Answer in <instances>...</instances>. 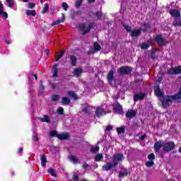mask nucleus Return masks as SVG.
Here are the masks:
<instances>
[{
    "instance_id": "nucleus-1",
    "label": "nucleus",
    "mask_w": 181,
    "mask_h": 181,
    "mask_svg": "<svg viewBox=\"0 0 181 181\" xmlns=\"http://www.w3.org/2000/svg\"><path fill=\"white\" fill-rule=\"evenodd\" d=\"M124 159H125L124 154L116 153L113 156L112 163H106V165H103L102 169L103 170L109 172V170H111V169L116 168V166H118V162H122Z\"/></svg>"
},
{
    "instance_id": "nucleus-2",
    "label": "nucleus",
    "mask_w": 181,
    "mask_h": 181,
    "mask_svg": "<svg viewBox=\"0 0 181 181\" xmlns=\"http://www.w3.org/2000/svg\"><path fill=\"white\" fill-rule=\"evenodd\" d=\"M179 98L180 95L177 94L173 95H164L160 98V101L163 108H168V107L172 105L173 101H176V100H179Z\"/></svg>"
},
{
    "instance_id": "nucleus-3",
    "label": "nucleus",
    "mask_w": 181,
    "mask_h": 181,
    "mask_svg": "<svg viewBox=\"0 0 181 181\" xmlns=\"http://www.w3.org/2000/svg\"><path fill=\"white\" fill-rule=\"evenodd\" d=\"M94 28H95V23H90L88 25L87 27V23H81L78 24V29H79V30L82 31V35L83 36H85V35H87V33H90V30H91V29H94Z\"/></svg>"
},
{
    "instance_id": "nucleus-4",
    "label": "nucleus",
    "mask_w": 181,
    "mask_h": 181,
    "mask_svg": "<svg viewBox=\"0 0 181 181\" xmlns=\"http://www.w3.org/2000/svg\"><path fill=\"white\" fill-rule=\"evenodd\" d=\"M117 73L120 76H128L132 73V67L128 66H121L118 69Z\"/></svg>"
},
{
    "instance_id": "nucleus-5",
    "label": "nucleus",
    "mask_w": 181,
    "mask_h": 181,
    "mask_svg": "<svg viewBox=\"0 0 181 181\" xmlns=\"http://www.w3.org/2000/svg\"><path fill=\"white\" fill-rule=\"evenodd\" d=\"M176 148V144L173 141H168L163 144V151L164 152H171Z\"/></svg>"
},
{
    "instance_id": "nucleus-6",
    "label": "nucleus",
    "mask_w": 181,
    "mask_h": 181,
    "mask_svg": "<svg viewBox=\"0 0 181 181\" xmlns=\"http://www.w3.org/2000/svg\"><path fill=\"white\" fill-rule=\"evenodd\" d=\"M155 40H156L157 45H158V46H165L166 45V43L165 42V40L163 39V37H162V35H156Z\"/></svg>"
},
{
    "instance_id": "nucleus-7",
    "label": "nucleus",
    "mask_w": 181,
    "mask_h": 181,
    "mask_svg": "<svg viewBox=\"0 0 181 181\" xmlns=\"http://www.w3.org/2000/svg\"><path fill=\"white\" fill-rule=\"evenodd\" d=\"M105 114H107V112H105V110L101 107H98L95 112V115L98 118L103 117V115H105Z\"/></svg>"
},
{
    "instance_id": "nucleus-8",
    "label": "nucleus",
    "mask_w": 181,
    "mask_h": 181,
    "mask_svg": "<svg viewBox=\"0 0 181 181\" xmlns=\"http://www.w3.org/2000/svg\"><path fill=\"white\" fill-rule=\"evenodd\" d=\"M113 110L115 112H116L117 114H119V115H121L122 114H124V110H122V106L119 103H117L115 105H114Z\"/></svg>"
},
{
    "instance_id": "nucleus-9",
    "label": "nucleus",
    "mask_w": 181,
    "mask_h": 181,
    "mask_svg": "<svg viewBox=\"0 0 181 181\" xmlns=\"http://www.w3.org/2000/svg\"><path fill=\"white\" fill-rule=\"evenodd\" d=\"M169 13L173 18H175V19H176V18H180L181 16L180 11L176 9H170Z\"/></svg>"
},
{
    "instance_id": "nucleus-10",
    "label": "nucleus",
    "mask_w": 181,
    "mask_h": 181,
    "mask_svg": "<svg viewBox=\"0 0 181 181\" xmlns=\"http://www.w3.org/2000/svg\"><path fill=\"white\" fill-rule=\"evenodd\" d=\"M59 64H54L52 66V77L54 78H57V77H59Z\"/></svg>"
},
{
    "instance_id": "nucleus-11",
    "label": "nucleus",
    "mask_w": 181,
    "mask_h": 181,
    "mask_svg": "<svg viewBox=\"0 0 181 181\" xmlns=\"http://www.w3.org/2000/svg\"><path fill=\"white\" fill-rule=\"evenodd\" d=\"M145 97H146L145 93H136L134 95V101H142Z\"/></svg>"
},
{
    "instance_id": "nucleus-12",
    "label": "nucleus",
    "mask_w": 181,
    "mask_h": 181,
    "mask_svg": "<svg viewBox=\"0 0 181 181\" xmlns=\"http://www.w3.org/2000/svg\"><path fill=\"white\" fill-rule=\"evenodd\" d=\"M154 94H156V97H160V98L165 95L162 90H160V87H159V86H157L154 89Z\"/></svg>"
},
{
    "instance_id": "nucleus-13",
    "label": "nucleus",
    "mask_w": 181,
    "mask_h": 181,
    "mask_svg": "<svg viewBox=\"0 0 181 181\" xmlns=\"http://www.w3.org/2000/svg\"><path fill=\"white\" fill-rule=\"evenodd\" d=\"M57 138L60 141H66V139H69V138H70V136L69 135V133H62L58 134Z\"/></svg>"
},
{
    "instance_id": "nucleus-14",
    "label": "nucleus",
    "mask_w": 181,
    "mask_h": 181,
    "mask_svg": "<svg viewBox=\"0 0 181 181\" xmlns=\"http://www.w3.org/2000/svg\"><path fill=\"white\" fill-rule=\"evenodd\" d=\"M69 60L72 67H76V66H77V57L75 55H70Z\"/></svg>"
},
{
    "instance_id": "nucleus-15",
    "label": "nucleus",
    "mask_w": 181,
    "mask_h": 181,
    "mask_svg": "<svg viewBox=\"0 0 181 181\" xmlns=\"http://www.w3.org/2000/svg\"><path fill=\"white\" fill-rule=\"evenodd\" d=\"M82 73H83V69H81V67L76 68L74 70V74L76 77H81Z\"/></svg>"
},
{
    "instance_id": "nucleus-16",
    "label": "nucleus",
    "mask_w": 181,
    "mask_h": 181,
    "mask_svg": "<svg viewBox=\"0 0 181 181\" xmlns=\"http://www.w3.org/2000/svg\"><path fill=\"white\" fill-rule=\"evenodd\" d=\"M163 146V144L160 143V141H157L154 144V151L155 152H159L160 151V148Z\"/></svg>"
},
{
    "instance_id": "nucleus-17",
    "label": "nucleus",
    "mask_w": 181,
    "mask_h": 181,
    "mask_svg": "<svg viewBox=\"0 0 181 181\" xmlns=\"http://www.w3.org/2000/svg\"><path fill=\"white\" fill-rule=\"evenodd\" d=\"M141 33V30H134L131 32L132 37H138Z\"/></svg>"
},
{
    "instance_id": "nucleus-18",
    "label": "nucleus",
    "mask_w": 181,
    "mask_h": 181,
    "mask_svg": "<svg viewBox=\"0 0 181 181\" xmlns=\"http://www.w3.org/2000/svg\"><path fill=\"white\" fill-rule=\"evenodd\" d=\"M136 115V112L135 110H130L126 112L127 118H134Z\"/></svg>"
},
{
    "instance_id": "nucleus-19",
    "label": "nucleus",
    "mask_w": 181,
    "mask_h": 181,
    "mask_svg": "<svg viewBox=\"0 0 181 181\" xmlns=\"http://www.w3.org/2000/svg\"><path fill=\"white\" fill-rule=\"evenodd\" d=\"M107 80L109 83H112L114 80V71L111 69L107 74Z\"/></svg>"
},
{
    "instance_id": "nucleus-20",
    "label": "nucleus",
    "mask_w": 181,
    "mask_h": 181,
    "mask_svg": "<svg viewBox=\"0 0 181 181\" xmlns=\"http://www.w3.org/2000/svg\"><path fill=\"white\" fill-rule=\"evenodd\" d=\"M173 25L176 28L177 26H181V19L180 17H177L174 19L173 22Z\"/></svg>"
},
{
    "instance_id": "nucleus-21",
    "label": "nucleus",
    "mask_w": 181,
    "mask_h": 181,
    "mask_svg": "<svg viewBox=\"0 0 181 181\" xmlns=\"http://www.w3.org/2000/svg\"><path fill=\"white\" fill-rule=\"evenodd\" d=\"M46 162H47V158L46 155L43 154L41 157V165L42 167L46 168Z\"/></svg>"
},
{
    "instance_id": "nucleus-22",
    "label": "nucleus",
    "mask_w": 181,
    "mask_h": 181,
    "mask_svg": "<svg viewBox=\"0 0 181 181\" xmlns=\"http://www.w3.org/2000/svg\"><path fill=\"white\" fill-rule=\"evenodd\" d=\"M25 15L27 16H36V11L35 10H26Z\"/></svg>"
},
{
    "instance_id": "nucleus-23",
    "label": "nucleus",
    "mask_w": 181,
    "mask_h": 181,
    "mask_svg": "<svg viewBox=\"0 0 181 181\" xmlns=\"http://www.w3.org/2000/svg\"><path fill=\"white\" fill-rule=\"evenodd\" d=\"M38 119L41 121V122H50V119L48 115H44V117H39Z\"/></svg>"
},
{
    "instance_id": "nucleus-24",
    "label": "nucleus",
    "mask_w": 181,
    "mask_h": 181,
    "mask_svg": "<svg viewBox=\"0 0 181 181\" xmlns=\"http://www.w3.org/2000/svg\"><path fill=\"white\" fill-rule=\"evenodd\" d=\"M93 49L95 52H100V50H101V45H100L98 42H93Z\"/></svg>"
},
{
    "instance_id": "nucleus-25",
    "label": "nucleus",
    "mask_w": 181,
    "mask_h": 181,
    "mask_svg": "<svg viewBox=\"0 0 181 181\" xmlns=\"http://www.w3.org/2000/svg\"><path fill=\"white\" fill-rule=\"evenodd\" d=\"M69 158L73 163H78L79 162L78 158H77L74 155L69 156Z\"/></svg>"
},
{
    "instance_id": "nucleus-26",
    "label": "nucleus",
    "mask_w": 181,
    "mask_h": 181,
    "mask_svg": "<svg viewBox=\"0 0 181 181\" xmlns=\"http://www.w3.org/2000/svg\"><path fill=\"white\" fill-rule=\"evenodd\" d=\"M104 159V156L101 153H98L95 157V162H101Z\"/></svg>"
},
{
    "instance_id": "nucleus-27",
    "label": "nucleus",
    "mask_w": 181,
    "mask_h": 181,
    "mask_svg": "<svg viewBox=\"0 0 181 181\" xmlns=\"http://www.w3.org/2000/svg\"><path fill=\"white\" fill-rule=\"evenodd\" d=\"M60 23H64V17H63L60 20H57V21H54L52 24L51 26H56V25H60Z\"/></svg>"
},
{
    "instance_id": "nucleus-28",
    "label": "nucleus",
    "mask_w": 181,
    "mask_h": 181,
    "mask_svg": "<svg viewBox=\"0 0 181 181\" xmlns=\"http://www.w3.org/2000/svg\"><path fill=\"white\" fill-rule=\"evenodd\" d=\"M99 151H100L99 146H93L90 149V152H91V153H97V152H99Z\"/></svg>"
},
{
    "instance_id": "nucleus-29",
    "label": "nucleus",
    "mask_w": 181,
    "mask_h": 181,
    "mask_svg": "<svg viewBox=\"0 0 181 181\" xmlns=\"http://www.w3.org/2000/svg\"><path fill=\"white\" fill-rule=\"evenodd\" d=\"M117 132L119 134H124L125 132V126H122L117 128Z\"/></svg>"
},
{
    "instance_id": "nucleus-30",
    "label": "nucleus",
    "mask_w": 181,
    "mask_h": 181,
    "mask_svg": "<svg viewBox=\"0 0 181 181\" xmlns=\"http://www.w3.org/2000/svg\"><path fill=\"white\" fill-rule=\"evenodd\" d=\"M62 104L69 105V104H70V99H69V98H67V97H63L62 98Z\"/></svg>"
},
{
    "instance_id": "nucleus-31",
    "label": "nucleus",
    "mask_w": 181,
    "mask_h": 181,
    "mask_svg": "<svg viewBox=\"0 0 181 181\" xmlns=\"http://www.w3.org/2000/svg\"><path fill=\"white\" fill-rule=\"evenodd\" d=\"M2 16L3 19H8V13L4 11V8L0 10V16Z\"/></svg>"
},
{
    "instance_id": "nucleus-32",
    "label": "nucleus",
    "mask_w": 181,
    "mask_h": 181,
    "mask_svg": "<svg viewBox=\"0 0 181 181\" xmlns=\"http://www.w3.org/2000/svg\"><path fill=\"white\" fill-rule=\"evenodd\" d=\"M48 173H50L51 176H52V177H57V175H56V172H54V169H53V168H50L48 170Z\"/></svg>"
},
{
    "instance_id": "nucleus-33",
    "label": "nucleus",
    "mask_w": 181,
    "mask_h": 181,
    "mask_svg": "<svg viewBox=\"0 0 181 181\" xmlns=\"http://www.w3.org/2000/svg\"><path fill=\"white\" fill-rule=\"evenodd\" d=\"M49 11V4H45L44 7L42 8V10L41 11L42 13H47V12Z\"/></svg>"
},
{
    "instance_id": "nucleus-34",
    "label": "nucleus",
    "mask_w": 181,
    "mask_h": 181,
    "mask_svg": "<svg viewBox=\"0 0 181 181\" xmlns=\"http://www.w3.org/2000/svg\"><path fill=\"white\" fill-rule=\"evenodd\" d=\"M6 2H7L8 8H13L15 6V1L13 0H6Z\"/></svg>"
},
{
    "instance_id": "nucleus-35",
    "label": "nucleus",
    "mask_w": 181,
    "mask_h": 181,
    "mask_svg": "<svg viewBox=\"0 0 181 181\" xmlns=\"http://www.w3.org/2000/svg\"><path fill=\"white\" fill-rule=\"evenodd\" d=\"M69 95H70V97H72V98H74V100L78 99V98L77 97V95L73 90H71L69 92Z\"/></svg>"
},
{
    "instance_id": "nucleus-36",
    "label": "nucleus",
    "mask_w": 181,
    "mask_h": 181,
    "mask_svg": "<svg viewBox=\"0 0 181 181\" xmlns=\"http://www.w3.org/2000/svg\"><path fill=\"white\" fill-rule=\"evenodd\" d=\"M155 165V162L153 160H149L146 163V166L147 168H152Z\"/></svg>"
},
{
    "instance_id": "nucleus-37",
    "label": "nucleus",
    "mask_w": 181,
    "mask_h": 181,
    "mask_svg": "<svg viewBox=\"0 0 181 181\" xmlns=\"http://www.w3.org/2000/svg\"><path fill=\"white\" fill-rule=\"evenodd\" d=\"M82 105L83 107V109H82V111L83 112H85V114H87V112H88V106L87 103H85Z\"/></svg>"
},
{
    "instance_id": "nucleus-38",
    "label": "nucleus",
    "mask_w": 181,
    "mask_h": 181,
    "mask_svg": "<svg viewBox=\"0 0 181 181\" xmlns=\"http://www.w3.org/2000/svg\"><path fill=\"white\" fill-rule=\"evenodd\" d=\"M175 74H181V66L174 68Z\"/></svg>"
},
{
    "instance_id": "nucleus-39",
    "label": "nucleus",
    "mask_w": 181,
    "mask_h": 181,
    "mask_svg": "<svg viewBox=\"0 0 181 181\" xmlns=\"http://www.w3.org/2000/svg\"><path fill=\"white\" fill-rule=\"evenodd\" d=\"M59 95H53L51 98V100L53 103H56V101H59Z\"/></svg>"
},
{
    "instance_id": "nucleus-40",
    "label": "nucleus",
    "mask_w": 181,
    "mask_h": 181,
    "mask_svg": "<svg viewBox=\"0 0 181 181\" xmlns=\"http://www.w3.org/2000/svg\"><path fill=\"white\" fill-rule=\"evenodd\" d=\"M151 45L149 44H146V43H143L141 45V49L146 50V49H149V47Z\"/></svg>"
},
{
    "instance_id": "nucleus-41",
    "label": "nucleus",
    "mask_w": 181,
    "mask_h": 181,
    "mask_svg": "<svg viewBox=\"0 0 181 181\" xmlns=\"http://www.w3.org/2000/svg\"><path fill=\"white\" fill-rule=\"evenodd\" d=\"M167 73L170 76H173L174 74H175V68L171 67L170 69L168 70Z\"/></svg>"
},
{
    "instance_id": "nucleus-42",
    "label": "nucleus",
    "mask_w": 181,
    "mask_h": 181,
    "mask_svg": "<svg viewBox=\"0 0 181 181\" xmlns=\"http://www.w3.org/2000/svg\"><path fill=\"white\" fill-rule=\"evenodd\" d=\"M64 54V50L61 51L60 54L55 59L56 62H59L62 57H63Z\"/></svg>"
},
{
    "instance_id": "nucleus-43",
    "label": "nucleus",
    "mask_w": 181,
    "mask_h": 181,
    "mask_svg": "<svg viewBox=\"0 0 181 181\" xmlns=\"http://www.w3.org/2000/svg\"><path fill=\"white\" fill-rule=\"evenodd\" d=\"M50 136H55V138H57L59 136V134H57V132L56 130H52L49 132Z\"/></svg>"
},
{
    "instance_id": "nucleus-44",
    "label": "nucleus",
    "mask_w": 181,
    "mask_h": 181,
    "mask_svg": "<svg viewBox=\"0 0 181 181\" xmlns=\"http://www.w3.org/2000/svg\"><path fill=\"white\" fill-rule=\"evenodd\" d=\"M125 176H128V172L127 170L119 173V177H125Z\"/></svg>"
},
{
    "instance_id": "nucleus-45",
    "label": "nucleus",
    "mask_w": 181,
    "mask_h": 181,
    "mask_svg": "<svg viewBox=\"0 0 181 181\" xmlns=\"http://www.w3.org/2000/svg\"><path fill=\"white\" fill-rule=\"evenodd\" d=\"M151 57L153 60H155L158 58V57H156V53L155 52V50H151Z\"/></svg>"
},
{
    "instance_id": "nucleus-46",
    "label": "nucleus",
    "mask_w": 181,
    "mask_h": 181,
    "mask_svg": "<svg viewBox=\"0 0 181 181\" xmlns=\"http://www.w3.org/2000/svg\"><path fill=\"white\" fill-rule=\"evenodd\" d=\"M57 113L59 114V115H63L64 114V109L62 107H58Z\"/></svg>"
},
{
    "instance_id": "nucleus-47",
    "label": "nucleus",
    "mask_w": 181,
    "mask_h": 181,
    "mask_svg": "<svg viewBox=\"0 0 181 181\" xmlns=\"http://www.w3.org/2000/svg\"><path fill=\"white\" fill-rule=\"evenodd\" d=\"M95 16H97L98 19L100 21L101 18H103V12L98 11L95 13Z\"/></svg>"
},
{
    "instance_id": "nucleus-48",
    "label": "nucleus",
    "mask_w": 181,
    "mask_h": 181,
    "mask_svg": "<svg viewBox=\"0 0 181 181\" xmlns=\"http://www.w3.org/2000/svg\"><path fill=\"white\" fill-rule=\"evenodd\" d=\"M148 159L149 160H155V159H156L155 154H154V153H150V154H148Z\"/></svg>"
},
{
    "instance_id": "nucleus-49",
    "label": "nucleus",
    "mask_w": 181,
    "mask_h": 181,
    "mask_svg": "<svg viewBox=\"0 0 181 181\" xmlns=\"http://www.w3.org/2000/svg\"><path fill=\"white\" fill-rule=\"evenodd\" d=\"M123 26H124V29H125V30L127 31V32H128V33H129V32H132V28H131V26H129V25H123Z\"/></svg>"
},
{
    "instance_id": "nucleus-50",
    "label": "nucleus",
    "mask_w": 181,
    "mask_h": 181,
    "mask_svg": "<svg viewBox=\"0 0 181 181\" xmlns=\"http://www.w3.org/2000/svg\"><path fill=\"white\" fill-rule=\"evenodd\" d=\"M83 4V1L77 0L75 3L76 8H80L81 6V4Z\"/></svg>"
},
{
    "instance_id": "nucleus-51",
    "label": "nucleus",
    "mask_w": 181,
    "mask_h": 181,
    "mask_svg": "<svg viewBox=\"0 0 181 181\" xmlns=\"http://www.w3.org/2000/svg\"><path fill=\"white\" fill-rule=\"evenodd\" d=\"M35 6H36V4L32 3V2L28 3V9H33Z\"/></svg>"
},
{
    "instance_id": "nucleus-52",
    "label": "nucleus",
    "mask_w": 181,
    "mask_h": 181,
    "mask_svg": "<svg viewBox=\"0 0 181 181\" xmlns=\"http://www.w3.org/2000/svg\"><path fill=\"white\" fill-rule=\"evenodd\" d=\"M62 8L64 9V11H67V9H69V5L67 4V3H62Z\"/></svg>"
},
{
    "instance_id": "nucleus-53",
    "label": "nucleus",
    "mask_w": 181,
    "mask_h": 181,
    "mask_svg": "<svg viewBox=\"0 0 181 181\" xmlns=\"http://www.w3.org/2000/svg\"><path fill=\"white\" fill-rule=\"evenodd\" d=\"M40 90H41V91H45V85H43V81H40Z\"/></svg>"
},
{
    "instance_id": "nucleus-54",
    "label": "nucleus",
    "mask_w": 181,
    "mask_h": 181,
    "mask_svg": "<svg viewBox=\"0 0 181 181\" xmlns=\"http://www.w3.org/2000/svg\"><path fill=\"white\" fill-rule=\"evenodd\" d=\"M72 179L74 181H78L79 180L78 175H74Z\"/></svg>"
},
{
    "instance_id": "nucleus-55",
    "label": "nucleus",
    "mask_w": 181,
    "mask_h": 181,
    "mask_svg": "<svg viewBox=\"0 0 181 181\" xmlns=\"http://www.w3.org/2000/svg\"><path fill=\"white\" fill-rule=\"evenodd\" d=\"M82 168L83 169H87V168H90V165L88 164H87V163H85L83 164Z\"/></svg>"
},
{
    "instance_id": "nucleus-56",
    "label": "nucleus",
    "mask_w": 181,
    "mask_h": 181,
    "mask_svg": "<svg viewBox=\"0 0 181 181\" xmlns=\"http://www.w3.org/2000/svg\"><path fill=\"white\" fill-rule=\"evenodd\" d=\"M23 151V148H22V147H20L18 149V151H17V153L18 154V155H21V153H22V151Z\"/></svg>"
},
{
    "instance_id": "nucleus-57",
    "label": "nucleus",
    "mask_w": 181,
    "mask_h": 181,
    "mask_svg": "<svg viewBox=\"0 0 181 181\" xmlns=\"http://www.w3.org/2000/svg\"><path fill=\"white\" fill-rule=\"evenodd\" d=\"M88 54H94L95 52H94V49H90L88 51Z\"/></svg>"
},
{
    "instance_id": "nucleus-58",
    "label": "nucleus",
    "mask_w": 181,
    "mask_h": 181,
    "mask_svg": "<svg viewBox=\"0 0 181 181\" xmlns=\"http://www.w3.org/2000/svg\"><path fill=\"white\" fill-rule=\"evenodd\" d=\"M145 138H146V134H143L140 136L139 139L141 141H144V139H145Z\"/></svg>"
},
{
    "instance_id": "nucleus-59",
    "label": "nucleus",
    "mask_w": 181,
    "mask_h": 181,
    "mask_svg": "<svg viewBox=\"0 0 181 181\" xmlns=\"http://www.w3.org/2000/svg\"><path fill=\"white\" fill-rule=\"evenodd\" d=\"M111 129H112V126L109 125L106 127L105 131H111Z\"/></svg>"
},
{
    "instance_id": "nucleus-60",
    "label": "nucleus",
    "mask_w": 181,
    "mask_h": 181,
    "mask_svg": "<svg viewBox=\"0 0 181 181\" xmlns=\"http://www.w3.org/2000/svg\"><path fill=\"white\" fill-rule=\"evenodd\" d=\"M2 9H4V4L0 1V11H2Z\"/></svg>"
},
{
    "instance_id": "nucleus-61",
    "label": "nucleus",
    "mask_w": 181,
    "mask_h": 181,
    "mask_svg": "<svg viewBox=\"0 0 181 181\" xmlns=\"http://www.w3.org/2000/svg\"><path fill=\"white\" fill-rule=\"evenodd\" d=\"M32 76L35 78V80L37 81V74H33Z\"/></svg>"
},
{
    "instance_id": "nucleus-62",
    "label": "nucleus",
    "mask_w": 181,
    "mask_h": 181,
    "mask_svg": "<svg viewBox=\"0 0 181 181\" xmlns=\"http://www.w3.org/2000/svg\"><path fill=\"white\" fill-rule=\"evenodd\" d=\"M45 52L47 53V56H49V54H50V50L47 49H45Z\"/></svg>"
},
{
    "instance_id": "nucleus-63",
    "label": "nucleus",
    "mask_w": 181,
    "mask_h": 181,
    "mask_svg": "<svg viewBox=\"0 0 181 181\" xmlns=\"http://www.w3.org/2000/svg\"><path fill=\"white\" fill-rule=\"evenodd\" d=\"M177 95H180V98H181V88H180V93H178Z\"/></svg>"
},
{
    "instance_id": "nucleus-64",
    "label": "nucleus",
    "mask_w": 181,
    "mask_h": 181,
    "mask_svg": "<svg viewBox=\"0 0 181 181\" xmlns=\"http://www.w3.org/2000/svg\"><path fill=\"white\" fill-rule=\"evenodd\" d=\"M5 42L6 45H11V41L6 40Z\"/></svg>"
}]
</instances>
